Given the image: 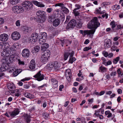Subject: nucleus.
<instances>
[{
    "label": "nucleus",
    "instance_id": "b1692460",
    "mask_svg": "<svg viewBox=\"0 0 123 123\" xmlns=\"http://www.w3.org/2000/svg\"><path fill=\"white\" fill-rule=\"evenodd\" d=\"M49 46V45L47 43L43 44L42 45L41 47V50L43 51H45L48 48Z\"/></svg>",
    "mask_w": 123,
    "mask_h": 123
},
{
    "label": "nucleus",
    "instance_id": "4be33fe9",
    "mask_svg": "<svg viewBox=\"0 0 123 123\" xmlns=\"http://www.w3.org/2000/svg\"><path fill=\"white\" fill-rule=\"evenodd\" d=\"M25 96L30 99L35 98V96L33 95L28 93H25L24 94Z\"/></svg>",
    "mask_w": 123,
    "mask_h": 123
},
{
    "label": "nucleus",
    "instance_id": "f03ea898",
    "mask_svg": "<svg viewBox=\"0 0 123 123\" xmlns=\"http://www.w3.org/2000/svg\"><path fill=\"white\" fill-rule=\"evenodd\" d=\"M9 45L7 43H3V50L2 52L1 55L4 57H8L11 56L13 55L10 50L9 48Z\"/></svg>",
    "mask_w": 123,
    "mask_h": 123
},
{
    "label": "nucleus",
    "instance_id": "6ab92c4d",
    "mask_svg": "<svg viewBox=\"0 0 123 123\" xmlns=\"http://www.w3.org/2000/svg\"><path fill=\"white\" fill-rule=\"evenodd\" d=\"M35 61L32 60L30 62V64L29 66V68L31 69H34L35 68Z\"/></svg>",
    "mask_w": 123,
    "mask_h": 123
},
{
    "label": "nucleus",
    "instance_id": "864d4df0",
    "mask_svg": "<svg viewBox=\"0 0 123 123\" xmlns=\"http://www.w3.org/2000/svg\"><path fill=\"white\" fill-rule=\"evenodd\" d=\"M29 41L30 42H35L36 41H34V39L33 38H32V37L31 36V37H30L29 39Z\"/></svg>",
    "mask_w": 123,
    "mask_h": 123
},
{
    "label": "nucleus",
    "instance_id": "f257e3e1",
    "mask_svg": "<svg viewBox=\"0 0 123 123\" xmlns=\"http://www.w3.org/2000/svg\"><path fill=\"white\" fill-rule=\"evenodd\" d=\"M100 25L98 22V18L95 17L89 22L87 25L88 28L92 29L90 30H85L83 31L82 30L79 31L83 35H90L93 34L95 32L96 30L98 27Z\"/></svg>",
    "mask_w": 123,
    "mask_h": 123
},
{
    "label": "nucleus",
    "instance_id": "1a4fd4ad",
    "mask_svg": "<svg viewBox=\"0 0 123 123\" xmlns=\"http://www.w3.org/2000/svg\"><path fill=\"white\" fill-rule=\"evenodd\" d=\"M41 71H39L35 75L34 77L37 78V80L39 81H41L44 79V75L41 73Z\"/></svg>",
    "mask_w": 123,
    "mask_h": 123
},
{
    "label": "nucleus",
    "instance_id": "a19ab883",
    "mask_svg": "<svg viewBox=\"0 0 123 123\" xmlns=\"http://www.w3.org/2000/svg\"><path fill=\"white\" fill-rule=\"evenodd\" d=\"M99 69L102 72H105L106 71L107 68L105 67L101 66L99 67Z\"/></svg>",
    "mask_w": 123,
    "mask_h": 123
},
{
    "label": "nucleus",
    "instance_id": "dca6fc26",
    "mask_svg": "<svg viewBox=\"0 0 123 123\" xmlns=\"http://www.w3.org/2000/svg\"><path fill=\"white\" fill-rule=\"evenodd\" d=\"M32 2L34 5L39 7H45V5L43 4L42 3L38 2L37 1L33 0L32 1Z\"/></svg>",
    "mask_w": 123,
    "mask_h": 123
},
{
    "label": "nucleus",
    "instance_id": "ddd939ff",
    "mask_svg": "<svg viewBox=\"0 0 123 123\" xmlns=\"http://www.w3.org/2000/svg\"><path fill=\"white\" fill-rule=\"evenodd\" d=\"M74 51H72L71 52H68L65 53L64 54V59L65 60H66L68 59L69 55L70 57H73L74 55Z\"/></svg>",
    "mask_w": 123,
    "mask_h": 123
},
{
    "label": "nucleus",
    "instance_id": "3c124183",
    "mask_svg": "<svg viewBox=\"0 0 123 123\" xmlns=\"http://www.w3.org/2000/svg\"><path fill=\"white\" fill-rule=\"evenodd\" d=\"M75 6L76 8L74 9H75L76 10L79 9L81 8V6L80 5L78 4H76L75 5Z\"/></svg>",
    "mask_w": 123,
    "mask_h": 123
},
{
    "label": "nucleus",
    "instance_id": "2f4dec72",
    "mask_svg": "<svg viewBox=\"0 0 123 123\" xmlns=\"http://www.w3.org/2000/svg\"><path fill=\"white\" fill-rule=\"evenodd\" d=\"M101 7H99L98 9H96V11L97 13H98L102 14L105 13V11H101Z\"/></svg>",
    "mask_w": 123,
    "mask_h": 123
},
{
    "label": "nucleus",
    "instance_id": "052dcab7",
    "mask_svg": "<svg viewBox=\"0 0 123 123\" xmlns=\"http://www.w3.org/2000/svg\"><path fill=\"white\" fill-rule=\"evenodd\" d=\"M100 115L99 113H94L93 115V117H98Z\"/></svg>",
    "mask_w": 123,
    "mask_h": 123
},
{
    "label": "nucleus",
    "instance_id": "69168bd1",
    "mask_svg": "<svg viewBox=\"0 0 123 123\" xmlns=\"http://www.w3.org/2000/svg\"><path fill=\"white\" fill-rule=\"evenodd\" d=\"M112 62L111 61L109 60L107 62H106V66H107L108 65H110L111 64Z\"/></svg>",
    "mask_w": 123,
    "mask_h": 123
},
{
    "label": "nucleus",
    "instance_id": "412c9836",
    "mask_svg": "<svg viewBox=\"0 0 123 123\" xmlns=\"http://www.w3.org/2000/svg\"><path fill=\"white\" fill-rule=\"evenodd\" d=\"M2 60V65H4L5 67H7L8 66V60H7L5 57H4Z\"/></svg>",
    "mask_w": 123,
    "mask_h": 123
},
{
    "label": "nucleus",
    "instance_id": "603ef678",
    "mask_svg": "<svg viewBox=\"0 0 123 123\" xmlns=\"http://www.w3.org/2000/svg\"><path fill=\"white\" fill-rule=\"evenodd\" d=\"M20 21L19 20H17L16 21V25L17 26H19L20 25Z\"/></svg>",
    "mask_w": 123,
    "mask_h": 123
},
{
    "label": "nucleus",
    "instance_id": "bb28decb",
    "mask_svg": "<svg viewBox=\"0 0 123 123\" xmlns=\"http://www.w3.org/2000/svg\"><path fill=\"white\" fill-rule=\"evenodd\" d=\"M7 87L9 90L13 89L14 87V85L12 83H9L7 84Z\"/></svg>",
    "mask_w": 123,
    "mask_h": 123
},
{
    "label": "nucleus",
    "instance_id": "13d9d810",
    "mask_svg": "<svg viewBox=\"0 0 123 123\" xmlns=\"http://www.w3.org/2000/svg\"><path fill=\"white\" fill-rule=\"evenodd\" d=\"M94 99L93 98H92L89 99L88 100V101L89 103L92 104L93 101Z\"/></svg>",
    "mask_w": 123,
    "mask_h": 123
},
{
    "label": "nucleus",
    "instance_id": "8fccbe9b",
    "mask_svg": "<svg viewBox=\"0 0 123 123\" xmlns=\"http://www.w3.org/2000/svg\"><path fill=\"white\" fill-rule=\"evenodd\" d=\"M53 9L52 8H47L46 9V12L48 13H50L52 11Z\"/></svg>",
    "mask_w": 123,
    "mask_h": 123
},
{
    "label": "nucleus",
    "instance_id": "bf43d9fd",
    "mask_svg": "<svg viewBox=\"0 0 123 123\" xmlns=\"http://www.w3.org/2000/svg\"><path fill=\"white\" fill-rule=\"evenodd\" d=\"M110 2H105L103 3L102 4L104 5H109L110 4Z\"/></svg>",
    "mask_w": 123,
    "mask_h": 123
},
{
    "label": "nucleus",
    "instance_id": "393cba45",
    "mask_svg": "<svg viewBox=\"0 0 123 123\" xmlns=\"http://www.w3.org/2000/svg\"><path fill=\"white\" fill-rule=\"evenodd\" d=\"M31 36L34 39V41H37V40L38 37V34L36 33H33L31 35Z\"/></svg>",
    "mask_w": 123,
    "mask_h": 123
},
{
    "label": "nucleus",
    "instance_id": "9d476101",
    "mask_svg": "<svg viewBox=\"0 0 123 123\" xmlns=\"http://www.w3.org/2000/svg\"><path fill=\"white\" fill-rule=\"evenodd\" d=\"M8 38V36L6 34L3 33L0 35V40L1 41H6Z\"/></svg>",
    "mask_w": 123,
    "mask_h": 123
},
{
    "label": "nucleus",
    "instance_id": "c756f323",
    "mask_svg": "<svg viewBox=\"0 0 123 123\" xmlns=\"http://www.w3.org/2000/svg\"><path fill=\"white\" fill-rule=\"evenodd\" d=\"M24 117L25 119L26 120V121L28 123L30 121V116L29 115L26 114H25L24 115Z\"/></svg>",
    "mask_w": 123,
    "mask_h": 123
},
{
    "label": "nucleus",
    "instance_id": "e433bc0d",
    "mask_svg": "<svg viewBox=\"0 0 123 123\" xmlns=\"http://www.w3.org/2000/svg\"><path fill=\"white\" fill-rule=\"evenodd\" d=\"M120 59V57H116L115 59H113V62L114 64H116L117 63L118 61Z\"/></svg>",
    "mask_w": 123,
    "mask_h": 123
},
{
    "label": "nucleus",
    "instance_id": "c85d7f7f",
    "mask_svg": "<svg viewBox=\"0 0 123 123\" xmlns=\"http://www.w3.org/2000/svg\"><path fill=\"white\" fill-rule=\"evenodd\" d=\"M66 75L67 77H68L70 78H71V71L69 69H67L66 71Z\"/></svg>",
    "mask_w": 123,
    "mask_h": 123
},
{
    "label": "nucleus",
    "instance_id": "20e7f679",
    "mask_svg": "<svg viewBox=\"0 0 123 123\" xmlns=\"http://www.w3.org/2000/svg\"><path fill=\"white\" fill-rule=\"evenodd\" d=\"M47 36V34L45 32H43L42 34H41V36L39 37V43L42 44L45 42L46 40Z\"/></svg>",
    "mask_w": 123,
    "mask_h": 123
},
{
    "label": "nucleus",
    "instance_id": "0e129e2a",
    "mask_svg": "<svg viewBox=\"0 0 123 123\" xmlns=\"http://www.w3.org/2000/svg\"><path fill=\"white\" fill-rule=\"evenodd\" d=\"M24 87L25 89H27L29 88L30 86L28 85L25 84L24 85Z\"/></svg>",
    "mask_w": 123,
    "mask_h": 123
},
{
    "label": "nucleus",
    "instance_id": "4c0bfd02",
    "mask_svg": "<svg viewBox=\"0 0 123 123\" xmlns=\"http://www.w3.org/2000/svg\"><path fill=\"white\" fill-rule=\"evenodd\" d=\"M62 10L64 13L67 14L68 12V10L65 7L63 6L62 7Z\"/></svg>",
    "mask_w": 123,
    "mask_h": 123
},
{
    "label": "nucleus",
    "instance_id": "37998d69",
    "mask_svg": "<svg viewBox=\"0 0 123 123\" xmlns=\"http://www.w3.org/2000/svg\"><path fill=\"white\" fill-rule=\"evenodd\" d=\"M110 25H111V28L112 29H113L116 26L115 23L114 21H113L111 22Z\"/></svg>",
    "mask_w": 123,
    "mask_h": 123
},
{
    "label": "nucleus",
    "instance_id": "473e14b6",
    "mask_svg": "<svg viewBox=\"0 0 123 123\" xmlns=\"http://www.w3.org/2000/svg\"><path fill=\"white\" fill-rule=\"evenodd\" d=\"M52 84L53 85H57L58 83L57 80L55 79H52L51 80Z\"/></svg>",
    "mask_w": 123,
    "mask_h": 123
},
{
    "label": "nucleus",
    "instance_id": "a878e982",
    "mask_svg": "<svg viewBox=\"0 0 123 123\" xmlns=\"http://www.w3.org/2000/svg\"><path fill=\"white\" fill-rule=\"evenodd\" d=\"M22 71V70L21 69H17V70L13 72V75L14 76H16L21 73Z\"/></svg>",
    "mask_w": 123,
    "mask_h": 123
},
{
    "label": "nucleus",
    "instance_id": "423d86ee",
    "mask_svg": "<svg viewBox=\"0 0 123 123\" xmlns=\"http://www.w3.org/2000/svg\"><path fill=\"white\" fill-rule=\"evenodd\" d=\"M12 10L14 12L18 13L22 12L23 11V9L21 6H17L13 7Z\"/></svg>",
    "mask_w": 123,
    "mask_h": 123
},
{
    "label": "nucleus",
    "instance_id": "39448f33",
    "mask_svg": "<svg viewBox=\"0 0 123 123\" xmlns=\"http://www.w3.org/2000/svg\"><path fill=\"white\" fill-rule=\"evenodd\" d=\"M32 6L31 2L29 1H25L23 2L22 4L23 6L27 10L30 9L32 7Z\"/></svg>",
    "mask_w": 123,
    "mask_h": 123
},
{
    "label": "nucleus",
    "instance_id": "cd10ccee",
    "mask_svg": "<svg viewBox=\"0 0 123 123\" xmlns=\"http://www.w3.org/2000/svg\"><path fill=\"white\" fill-rule=\"evenodd\" d=\"M61 41L62 42L61 45L62 47L63 46L64 44H65L66 43H70V41H69L67 39H62L61 40Z\"/></svg>",
    "mask_w": 123,
    "mask_h": 123
},
{
    "label": "nucleus",
    "instance_id": "a211bd4d",
    "mask_svg": "<svg viewBox=\"0 0 123 123\" xmlns=\"http://www.w3.org/2000/svg\"><path fill=\"white\" fill-rule=\"evenodd\" d=\"M50 52L49 51L46 50L42 53V56L48 58L50 56Z\"/></svg>",
    "mask_w": 123,
    "mask_h": 123
},
{
    "label": "nucleus",
    "instance_id": "a18cd8bd",
    "mask_svg": "<svg viewBox=\"0 0 123 123\" xmlns=\"http://www.w3.org/2000/svg\"><path fill=\"white\" fill-rule=\"evenodd\" d=\"M40 49V47L38 46H36L34 48V50L36 52H38Z\"/></svg>",
    "mask_w": 123,
    "mask_h": 123
},
{
    "label": "nucleus",
    "instance_id": "e2e57ef3",
    "mask_svg": "<svg viewBox=\"0 0 123 123\" xmlns=\"http://www.w3.org/2000/svg\"><path fill=\"white\" fill-rule=\"evenodd\" d=\"M3 43H0V51H1L2 50H3Z\"/></svg>",
    "mask_w": 123,
    "mask_h": 123
},
{
    "label": "nucleus",
    "instance_id": "5701e85b",
    "mask_svg": "<svg viewBox=\"0 0 123 123\" xmlns=\"http://www.w3.org/2000/svg\"><path fill=\"white\" fill-rule=\"evenodd\" d=\"M60 23L59 20L58 18L55 19L53 22V25L55 26H57L59 25Z\"/></svg>",
    "mask_w": 123,
    "mask_h": 123
},
{
    "label": "nucleus",
    "instance_id": "72a5a7b5",
    "mask_svg": "<svg viewBox=\"0 0 123 123\" xmlns=\"http://www.w3.org/2000/svg\"><path fill=\"white\" fill-rule=\"evenodd\" d=\"M72 57H70V59L68 61L69 63L71 64L73 63L76 60V59L75 58Z\"/></svg>",
    "mask_w": 123,
    "mask_h": 123
},
{
    "label": "nucleus",
    "instance_id": "6e6552de",
    "mask_svg": "<svg viewBox=\"0 0 123 123\" xmlns=\"http://www.w3.org/2000/svg\"><path fill=\"white\" fill-rule=\"evenodd\" d=\"M12 39L14 40H17L19 39L20 37V34L17 31L13 32L11 35Z\"/></svg>",
    "mask_w": 123,
    "mask_h": 123
},
{
    "label": "nucleus",
    "instance_id": "7ed1b4c3",
    "mask_svg": "<svg viewBox=\"0 0 123 123\" xmlns=\"http://www.w3.org/2000/svg\"><path fill=\"white\" fill-rule=\"evenodd\" d=\"M36 14L38 17V21L40 23L44 22L46 20V14L43 11L39 10L37 11Z\"/></svg>",
    "mask_w": 123,
    "mask_h": 123
},
{
    "label": "nucleus",
    "instance_id": "f704fd0d",
    "mask_svg": "<svg viewBox=\"0 0 123 123\" xmlns=\"http://www.w3.org/2000/svg\"><path fill=\"white\" fill-rule=\"evenodd\" d=\"M105 114L106 115H108L107 117L108 118L110 117L112 115V113H110L109 111H106L105 112Z\"/></svg>",
    "mask_w": 123,
    "mask_h": 123
},
{
    "label": "nucleus",
    "instance_id": "09e8293b",
    "mask_svg": "<svg viewBox=\"0 0 123 123\" xmlns=\"http://www.w3.org/2000/svg\"><path fill=\"white\" fill-rule=\"evenodd\" d=\"M116 74L117 73L116 72V71L114 72H112L110 73V75L111 76L114 77L116 75Z\"/></svg>",
    "mask_w": 123,
    "mask_h": 123
},
{
    "label": "nucleus",
    "instance_id": "4468645a",
    "mask_svg": "<svg viewBox=\"0 0 123 123\" xmlns=\"http://www.w3.org/2000/svg\"><path fill=\"white\" fill-rule=\"evenodd\" d=\"M111 40L109 39L105 41L104 45L105 48L110 47L111 45Z\"/></svg>",
    "mask_w": 123,
    "mask_h": 123
},
{
    "label": "nucleus",
    "instance_id": "9b49d317",
    "mask_svg": "<svg viewBox=\"0 0 123 123\" xmlns=\"http://www.w3.org/2000/svg\"><path fill=\"white\" fill-rule=\"evenodd\" d=\"M76 25V22L75 20L73 19L71 20L68 23L67 26V28H73Z\"/></svg>",
    "mask_w": 123,
    "mask_h": 123
},
{
    "label": "nucleus",
    "instance_id": "338daca9",
    "mask_svg": "<svg viewBox=\"0 0 123 123\" xmlns=\"http://www.w3.org/2000/svg\"><path fill=\"white\" fill-rule=\"evenodd\" d=\"M108 14L105 13V14H103L102 15V17L103 18H104L105 17L106 18H107L108 17Z\"/></svg>",
    "mask_w": 123,
    "mask_h": 123
},
{
    "label": "nucleus",
    "instance_id": "c03bdc74",
    "mask_svg": "<svg viewBox=\"0 0 123 123\" xmlns=\"http://www.w3.org/2000/svg\"><path fill=\"white\" fill-rule=\"evenodd\" d=\"M122 70H121L120 68H118L117 70V73L119 74H121V76H122L123 75V73H122Z\"/></svg>",
    "mask_w": 123,
    "mask_h": 123
},
{
    "label": "nucleus",
    "instance_id": "6e6d98bb",
    "mask_svg": "<svg viewBox=\"0 0 123 123\" xmlns=\"http://www.w3.org/2000/svg\"><path fill=\"white\" fill-rule=\"evenodd\" d=\"M117 48V47L115 46H112L111 48V49L112 51H115Z\"/></svg>",
    "mask_w": 123,
    "mask_h": 123
},
{
    "label": "nucleus",
    "instance_id": "4d7b16f0",
    "mask_svg": "<svg viewBox=\"0 0 123 123\" xmlns=\"http://www.w3.org/2000/svg\"><path fill=\"white\" fill-rule=\"evenodd\" d=\"M123 28V25H118L117 26V29H119Z\"/></svg>",
    "mask_w": 123,
    "mask_h": 123
},
{
    "label": "nucleus",
    "instance_id": "2eb2a0df",
    "mask_svg": "<svg viewBox=\"0 0 123 123\" xmlns=\"http://www.w3.org/2000/svg\"><path fill=\"white\" fill-rule=\"evenodd\" d=\"M18 43H16L14 44L10 48V50L11 52V53H12V51L16 50L18 48Z\"/></svg>",
    "mask_w": 123,
    "mask_h": 123
},
{
    "label": "nucleus",
    "instance_id": "ea45409f",
    "mask_svg": "<svg viewBox=\"0 0 123 123\" xmlns=\"http://www.w3.org/2000/svg\"><path fill=\"white\" fill-rule=\"evenodd\" d=\"M54 62L48 64L47 65L48 68L50 69L54 68Z\"/></svg>",
    "mask_w": 123,
    "mask_h": 123
},
{
    "label": "nucleus",
    "instance_id": "49530a36",
    "mask_svg": "<svg viewBox=\"0 0 123 123\" xmlns=\"http://www.w3.org/2000/svg\"><path fill=\"white\" fill-rule=\"evenodd\" d=\"M102 54L105 57H107L108 56V52L105 51L102 52Z\"/></svg>",
    "mask_w": 123,
    "mask_h": 123
},
{
    "label": "nucleus",
    "instance_id": "f3484780",
    "mask_svg": "<svg viewBox=\"0 0 123 123\" xmlns=\"http://www.w3.org/2000/svg\"><path fill=\"white\" fill-rule=\"evenodd\" d=\"M54 68L56 70L60 69L61 67V64L57 62H54Z\"/></svg>",
    "mask_w": 123,
    "mask_h": 123
},
{
    "label": "nucleus",
    "instance_id": "58836bf2",
    "mask_svg": "<svg viewBox=\"0 0 123 123\" xmlns=\"http://www.w3.org/2000/svg\"><path fill=\"white\" fill-rule=\"evenodd\" d=\"M18 2V0H11L10 3L12 5H15Z\"/></svg>",
    "mask_w": 123,
    "mask_h": 123
},
{
    "label": "nucleus",
    "instance_id": "c9c22d12",
    "mask_svg": "<svg viewBox=\"0 0 123 123\" xmlns=\"http://www.w3.org/2000/svg\"><path fill=\"white\" fill-rule=\"evenodd\" d=\"M6 68H7L5 67L4 65H2L0 68V72H2L6 71Z\"/></svg>",
    "mask_w": 123,
    "mask_h": 123
},
{
    "label": "nucleus",
    "instance_id": "f8f14e48",
    "mask_svg": "<svg viewBox=\"0 0 123 123\" xmlns=\"http://www.w3.org/2000/svg\"><path fill=\"white\" fill-rule=\"evenodd\" d=\"M19 111L18 109H15L13 111L9 112L10 116L12 117H14L18 115Z\"/></svg>",
    "mask_w": 123,
    "mask_h": 123
},
{
    "label": "nucleus",
    "instance_id": "680f3d73",
    "mask_svg": "<svg viewBox=\"0 0 123 123\" xmlns=\"http://www.w3.org/2000/svg\"><path fill=\"white\" fill-rule=\"evenodd\" d=\"M4 22V20L3 18H0V25L3 24Z\"/></svg>",
    "mask_w": 123,
    "mask_h": 123
},
{
    "label": "nucleus",
    "instance_id": "de8ad7c7",
    "mask_svg": "<svg viewBox=\"0 0 123 123\" xmlns=\"http://www.w3.org/2000/svg\"><path fill=\"white\" fill-rule=\"evenodd\" d=\"M92 49V47H86L84 48L83 49V50L84 51H86L91 49Z\"/></svg>",
    "mask_w": 123,
    "mask_h": 123
},
{
    "label": "nucleus",
    "instance_id": "79ce46f5",
    "mask_svg": "<svg viewBox=\"0 0 123 123\" xmlns=\"http://www.w3.org/2000/svg\"><path fill=\"white\" fill-rule=\"evenodd\" d=\"M73 13L74 15L75 16H77L79 15V13L78 11H76L75 9H74L73 10Z\"/></svg>",
    "mask_w": 123,
    "mask_h": 123
},
{
    "label": "nucleus",
    "instance_id": "aec40b11",
    "mask_svg": "<svg viewBox=\"0 0 123 123\" xmlns=\"http://www.w3.org/2000/svg\"><path fill=\"white\" fill-rule=\"evenodd\" d=\"M23 30L24 33L27 34L28 32H29L31 30L30 27L25 26L23 27Z\"/></svg>",
    "mask_w": 123,
    "mask_h": 123
},
{
    "label": "nucleus",
    "instance_id": "5fc2aeb1",
    "mask_svg": "<svg viewBox=\"0 0 123 123\" xmlns=\"http://www.w3.org/2000/svg\"><path fill=\"white\" fill-rule=\"evenodd\" d=\"M63 6V4L62 3H59L55 4V6L56 7L57 6Z\"/></svg>",
    "mask_w": 123,
    "mask_h": 123
},
{
    "label": "nucleus",
    "instance_id": "774afa93",
    "mask_svg": "<svg viewBox=\"0 0 123 123\" xmlns=\"http://www.w3.org/2000/svg\"><path fill=\"white\" fill-rule=\"evenodd\" d=\"M18 63L20 64H24V62L22 61H21L20 59H18Z\"/></svg>",
    "mask_w": 123,
    "mask_h": 123
},
{
    "label": "nucleus",
    "instance_id": "0eeeda50",
    "mask_svg": "<svg viewBox=\"0 0 123 123\" xmlns=\"http://www.w3.org/2000/svg\"><path fill=\"white\" fill-rule=\"evenodd\" d=\"M30 51L27 49H24L22 50L21 54L23 57L26 58L30 56Z\"/></svg>",
    "mask_w": 123,
    "mask_h": 123
},
{
    "label": "nucleus",
    "instance_id": "7c9ffc66",
    "mask_svg": "<svg viewBox=\"0 0 123 123\" xmlns=\"http://www.w3.org/2000/svg\"><path fill=\"white\" fill-rule=\"evenodd\" d=\"M48 58L41 55V61L43 63H45L47 61Z\"/></svg>",
    "mask_w": 123,
    "mask_h": 123
}]
</instances>
